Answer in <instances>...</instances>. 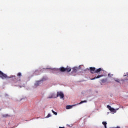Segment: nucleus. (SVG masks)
Returning <instances> with one entry per match:
<instances>
[{"label": "nucleus", "instance_id": "nucleus-1", "mask_svg": "<svg viewBox=\"0 0 128 128\" xmlns=\"http://www.w3.org/2000/svg\"><path fill=\"white\" fill-rule=\"evenodd\" d=\"M0 78H2V80H4L5 78H13L14 82H15V83H16L18 82H20L21 80L20 78H16V76L8 77V76L6 74L3 73L0 70Z\"/></svg>", "mask_w": 128, "mask_h": 128}, {"label": "nucleus", "instance_id": "nucleus-2", "mask_svg": "<svg viewBox=\"0 0 128 128\" xmlns=\"http://www.w3.org/2000/svg\"><path fill=\"white\" fill-rule=\"evenodd\" d=\"M89 70L90 73H91L92 74L100 73V72L102 71V68L96 69V68L94 67H90V68H89Z\"/></svg>", "mask_w": 128, "mask_h": 128}, {"label": "nucleus", "instance_id": "nucleus-3", "mask_svg": "<svg viewBox=\"0 0 128 128\" xmlns=\"http://www.w3.org/2000/svg\"><path fill=\"white\" fill-rule=\"evenodd\" d=\"M59 70L62 72H70V70H72V68H70L68 66H67L66 68H64V67H62L59 68Z\"/></svg>", "mask_w": 128, "mask_h": 128}, {"label": "nucleus", "instance_id": "nucleus-4", "mask_svg": "<svg viewBox=\"0 0 128 128\" xmlns=\"http://www.w3.org/2000/svg\"><path fill=\"white\" fill-rule=\"evenodd\" d=\"M56 96L60 97V99H62L64 98V94L61 92H57V95Z\"/></svg>", "mask_w": 128, "mask_h": 128}, {"label": "nucleus", "instance_id": "nucleus-5", "mask_svg": "<svg viewBox=\"0 0 128 128\" xmlns=\"http://www.w3.org/2000/svg\"><path fill=\"white\" fill-rule=\"evenodd\" d=\"M107 108H108V110H110V112H113V113H116V109H114L112 108H111V106H110L108 105Z\"/></svg>", "mask_w": 128, "mask_h": 128}, {"label": "nucleus", "instance_id": "nucleus-6", "mask_svg": "<svg viewBox=\"0 0 128 128\" xmlns=\"http://www.w3.org/2000/svg\"><path fill=\"white\" fill-rule=\"evenodd\" d=\"M72 73H76L78 70V67H74V68H72Z\"/></svg>", "mask_w": 128, "mask_h": 128}, {"label": "nucleus", "instance_id": "nucleus-7", "mask_svg": "<svg viewBox=\"0 0 128 128\" xmlns=\"http://www.w3.org/2000/svg\"><path fill=\"white\" fill-rule=\"evenodd\" d=\"M102 76H103L102 75H98L97 76H95L94 78H92L91 80H96V78H102Z\"/></svg>", "mask_w": 128, "mask_h": 128}, {"label": "nucleus", "instance_id": "nucleus-8", "mask_svg": "<svg viewBox=\"0 0 128 128\" xmlns=\"http://www.w3.org/2000/svg\"><path fill=\"white\" fill-rule=\"evenodd\" d=\"M76 104L72 105V106H66V110H70L72 108L73 106H75Z\"/></svg>", "mask_w": 128, "mask_h": 128}, {"label": "nucleus", "instance_id": "nucleus-9", "mask_svg": "<svg viewBox=\"0 0 128 128\" xmlns=\"http://www.w3.org/2000/svg\"><path fill=\"white\" fill-rule=\"evenodd\" d=\"M102 125L104 126V128H107V126H106L107 125V122H102Z\"/></svg>", "mask_w": 128, "mask_h": 128}, {"label": "nucleus", "instance_id": "nucleus-10", "mask_svg": "<svg viewBox=\"0 0 128 128\" xmlns=\"http://www.w3.org/2000/svg\"><path fill=\"white\" fill-rule=\"evenodd\" d=\"M87 101L86 100H82L80 101V102L79 103V104H82L84 103V102H86Z\"/></svg>", "mask_w": 128, "mask_h": 128}, {"label": "nucleus", "instance_id": "nucleus-11", "mask_svg": "<svg viewBox=\"0 0 128 128\" xmlns=\"http://www.w3.org/2000/svg\"><path fill=\"white\" fill-rule=\"evenodd\" d=\"M101 82H102V84L106 83V80L102 79L101 80Z\"/></svg>", "mask_w": 128, "mask_h": 128}, {"label": "nucleus", "instance_id": "nucleus-12", "mask_svg": "<svg viewBox=\"0 0 128 128\" xmlns=\"http://www.w3.org/2000/svg\"><path fill=\"white\" fill-rule=\"evenodd\" d=\"M51 112H52V113L54 114V115H57V112H55L54 110H52Z\"/></svg>", "mask_w": 128, "mask_h": 128}, {"label": "nucleus", "instance_id": "nucleus-13", "mask_svg": "<svg viewBox=\"0 0 128 128\" xmlns=\"http://www.w3.org/2000/svg\"><path fill=\"white\" fill-rule=\"evenodd\" d=\"M114 81H116L117 82H120V80L118 78L114 79Z\"/></svg>", "mask_w": 128, "mask_h": 128}, {"label": "nucleus", "instance_id": "nucleus-14", "mask_svg": "<svg viewBox=\"0 0 128 128\" xmlns=\"http://www.w3.org/2000/svg\"><path fill=\"white\" fill-rule=\"evenodd\" d=\"M17 76H18V77L22 76V74L20 73V72L18 73V74H17Z\"/></svg>", "mask_w": 128, "mask_h": 128}, {"label": "nucleus", "instance_id": "nucleus-15", "mask_svg": "<svg viewBox=\"0 0 128 128\" xmlns=\"http://www.w3.org/2000/svg\"><path fill=\"white\" fill-rule=\"evenodd\" d=\"M50 116H52L50 115V114H48L47 116H46V118H50Z\"/></svg>", "mask_w": 128, "mask_h": 128}, {"label": "nucleus", "instance_id": "nucleus-16", "mask_svg": "<svg viewBox=\"0 0 128 128\" xmlns=\"http://www.w3.org/2000/svg\"><path fill=\"white\" fill-rule=\"evenodd\" d=\"M54 97H53V94H52V95H51V96H48V98H53Z\"/></svg>", "mask_w": 128, "mask_h": 128}, {"label": "nucleus", "instance_id": "nucleus-17", "mask_svg": "<svg viewBox=\"0 0 128 128\" xmlns=\"http://www.w3.org/2000/svg\"><path fill=\"white\" fill-rule=\"evenodd\" d=\"M108 77H110H110H111V76H110V74H108Z\"/></svg>", "mask_w": 128, "mask_h": 128}, {"label": "nucleus", "instance_id": "nucleus-18", "mask_svg": "<svg viewBox=\"0 0 128 128\" xmlns=\"http://www.w3.org/2000/svg\"><path fill=\"white\" fill-rule=\"evenodd\" d=\"M59 128H64V127H60V126Z\"/></svg>", "mask_w": 128, "mask_h": 128}, {"label": "nucleus", "instance_id": "nucleus-19", "mask_svg": "<svg viewBox=\"0 0 128 128\" xmlns=\"http://www.w3.org/2000/svg\"><path fill=\"white\" fill-rule=\"evenodd\" d=\"M116 128H120V126H117Z\"/></svg>", "mask_w": 128, "mask_h": 128}, {"label": "nucleus", "instance_id": "nucleus-20", "mask_svg": "<svg viewBox=\"0 0 128 128\" xmlns=\"http://www.w3.org/2000/svg\"><path fill=\"white\" fill-rule=\"evenodd\" d=\"M127 76H128V72L126 73Z\"/></svg>", "mask_w": 128, "mask_h": 128}, {"label": "nucleus", "instance_id": "nucleus-21", "mask_svg": "<svg viewBox=\"0 0 128 128\" xmlns=\"http://www.w3.org/2000/svg\"><path fill=\"white\" fill-rule=\"evenodd\" d=\"M38 85V83L36 84V86H37Z\"/></svg>", "mask_w": 128, "mask_h": 128}, {"label": "nucleus", "instance_id": "nucleus-22", "mask_svg": "<svg viewBox=\"0 0 128 128\" xmlns=\"http://www.w3.org/2000/svg\"><path fill=\"white\" fill-rule=\"evenodd\" d=\"M124 76H126V75H124Z\"/></svg>", "mask_w": 128, "mask_h": 128}, {"label": "nucleus", "instance_id": "nucleus-23", "mask_svg": "<svg viewBox=\"0 0 128 128\" xmlns=\"http://www.w3.org/2000/svg\"><path fill=\"white\" fill-rule=\"evenodd\" d=\"M8 116V115H6V116Z\"/></svg>", "mask_w": 128, "mask_h": 128}, {"label": "nucleus", "instance_id": "nucleus-24", "mask_svg": "<svg viewBox=\"0 0 128 128\" xmlns=\"http://www.w3.org/2000/svg\"><path fill=\"white\" fill-rule=\"evenodd\" d=\"M39 82H38V83H39Z\"/></svg>", "mask_w": 128, "mask_h": 128}, {"label": "nucleus", "instance_id": "nucleus-25", "mask_svg": "<svg viewBox=\"0 0 128 128\" xmlns=\"http://www.w3.org/2000/svg\"><path fill=\"white\" fill-rule=\"evenodd\" d=\"M20 88H22V86H20Z\"/></svg>", "mask_w": 128, "mask_h": 128}]
</instances>
